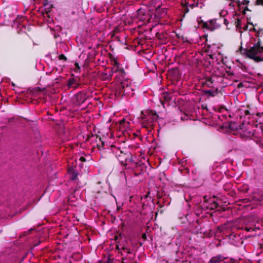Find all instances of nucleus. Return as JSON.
Segmentation results:
<instances>
[{"mask_svg": "<svg viewBox=\"0 0 263 263\" xmlns=\"http://www.w3.org/2000/svg\"><path fill=\"white\" fill-rule=\"evenodd\" d=\"M59 59L60 60H63L64 61H66L67 60V58L64 54H61L59 56Z\"/></svg>", "mask_w": 263, "mask_h": 263, "instance_id": "nucleus-24", "label": "nucleus"}, {"mask_svg": "<svg viewBox=\"0 0 263 263\" xmlns=\"http://www.w3.org/2000/svg\"><path fill=\"white\" fill-rule=\"evenodd\" d=\"M246 11H250L248 7H246L243 11H242V14L245 15L246 13Z\"/></svg>", "mask_w": 263, "mask_h": 263, "instance_id": "nucleus-27", "label": "nucleus"}, {"mask_svg": "<svg viewBox=\"0 0 263 263\" xmlns=\"http://www.w3.org/2000/svg\"><path fill=\"white\" fill-rule=\"evenodd\" d=\"M256 4L258 5H263V0H256Z\"/></svg>", "mask_w": 263, "mask_h": 263, "instance_id": "nucleus-28", "label": "nucleus"}, {"mask_svg": "<svg viewBox=\"0 0 263 263\" xmlns=\"http://www.w3.org/2000/svg\"><path fill=\"white\" fill-rule=\"evenodd\" d=\"M223 23L226 26H228L229 22L227 19L224 18L223 21Z\"/></svg>", "mask_w": 263, "mask_h": 263, "instance_id": "nucleus-32", "label": "nucleus"}, {"mask_svg": "<svg viewBox=\"0 0 263 263\" xmlns=\"http://www.w3.org/2000/svg\"><path fill=\"white\" fill-rule=\"evenodd\" d=\"M109 259L107 262H104V263H109Z\"/></svg>", "mask_w": 263, "mask_h": 263, "instance_id": "nucleus-55", "label": "nucleus"}, {"mask_svg": "<svg viewBox=\"0 0 263 263\" xmlns=\"http://www.w3.org/2000/svg\"><path fill=\"white\" fill-rule=\"evenodd\" d=\"M102 79L103 80H110V75H109L108 73H102L101 74Z\"/></svg>", "mask_w": 263, "mask_h": 263, "instance_id": "nucleus-21", "label": "nucleus"}, {"mask_svg": "<svg viewBox=\"0 0 263 263\" xmlns=\"http://www.w3.org/2000/svg\"><path fill=\"white\" fill-rule=\"evenodd\" d=\"M129 241H130V245H131V246H132L133 243V242H132V239H129Z\"/></svg>", "mask_w": 263, "mask_h": 263, "instance_id": "nucleus-51", "label": "nucleus"}, {"mask_svg": "<svg viewBox=\"0 0 263 263\" xmlns=\"http://www.w3.org/2000/svg\"><path fill=\"white\" fill-rule=\"evenodd\" d=\"M122 247H128L129 248V245L127 242H126L125 244H123Z\"/></svg>", "mask_w": 263, "mask_h": 263, "instance_id": "nucleus-40", "label": "nucleus"}, {"mask_svg": "<svg viewBox=\"0 0 263 263\" xmlns=\"http://www.w3.org/2000/svg\"><path fill=\"white\" fill-rule=\"evenodd\" d=\"M124 259H126V258H125V257H122V263H125V262L124 261Z\"/></svg>", "mask_w": 263, "mask_h": 263, "instance_id": "nucleus-48", "label": "nucleus"}, {"mask_svg": "<svg viewBox=\"0 0 263 263\" xmlns=\"http://www.w3.org/2000/svg\"><path fill=\"white\" fill-rule=\"evenodd\" d=\"M119 253H121V255H124L123 253L122 252H119Z\"/></svg>", "mask_w": 263, "mask_h": 263, "instance_id": "nucleus-53", "label": "nucleus"}, {"mask_svg": "<svg viewBox=\"0 0 263 263\" xmlns=\"http://www.w3.org/2000/svg\"><path fill=\"white\" fill-rule=\"evenodd\" d=\"M140 118L143 120L142 127L146 129L148 132L154 128V122L158 119L156 112L151 109H147L144 112H142Z\"/></svg>", "mask_w": 263, "mask_h": 263, "instance_id": "nucleus-2", "label": "nucleus"}, {"mask_svg": "<svg viewBox=\"0 0 263 263\" xmlns=\"http://www.w3.org/2000/svg\"><path fill=\"white\" fill-rule=\"evenodd\" d=\"M227 258L223 257L221 254H218L217 256L212 257L208 263H220Z\"/></svg>", "mask_w": 263, "mask_h": 263, "instance_id": "nucleus-8", "label": "nucleus"}, {"mask_svg": "<svg viewBox=\"0 0 263 263\" xmlns=\"http://www.w3.org/2000/svg\"><path fill=\"white\" fill-rule=\"evenodd\" d=\"M76 103L77 105L80 106L83 104L87 99L88 96L86 92L81 91L75 95Z\"/></svg>", "mask_w": 263, "mask_h": 263, "instance_id": "nucleus-5", "label": "nucleus"}, {"mask_svg": "<svg viewBox=\"0 0 263 263\" xmlns=\"http://www.w3.org/2000/svg\"><path fill=\"white\" fill-rule=\"evenodd\" d=\"M125 90L122 88V87H121L120 85H119L117 89V92H118L119 95H121L122 97H123L125 95Z\"/></svg>", "mask_w": 263, "mask_h": 263, "instance_id": "nucleus-17", "label": "nucleus"}, {"mask_svg": "<svg viewBox=\"0 0 263 263\" xmlns=\"http://www.w3.org/2000/svg\"><path fill=\"white\" fill-rule=\"evenodd\" d=\"M78 191V189L74 190L72 192H71L69 196V199H72V198H74L76 197L77 195L78 196V194H77V192Z\"/></svg>", "mask_w": 263, "mask_h": 263, "instance_id": "nucleus-20", "label": "nucleus"}, {"mask_svg": "<svg viewBox=\"0 0 263 263\" xmlns=\"http://www.w3.org/2000/svg\"><path fill=\"white\" fill-rule=\"evenodd\" d=\"M117 29H118L117 28H116V29H115L114 30V31H113V33H112V34L111 35V36H113L114 35L115 33H116V32H117Z\"/></svg>", "mask_w": 263, "mask_h": 263, "instance_id": "nucleus-41", "label": "nucleus"}, {"mask_svg": "<svg viewBox=\"0 0 263 263\" xmlns=\"http://www.w3.org/2000/svg\"><path fill=\"white\" fill-rule=\"evenodd\" d=\"M119 65H120V64H119V63L117 61H115L114 62V65L115 66H116V67H117V68H118V67H119Z\"/></svg>", "mask_w": 263, "mask_h": 263, "instance_id": "nucleus-33", "label": "nucleus"}, {"mask_svg": "<svg viewBox=\"0 0 263 263\" xmlns=\"http://www.w3.org/2000/svg\"><path fill=\"white\" fill-rule=\"evenodd\" d=\"M13 118H11V119H9V122H10L12 120H13Z\"/></svg>", "mask_w": 263, "mask_h": 263, "instance_id": "nucleus-52", "label": "nucleus"}, {"mask_svg": "<svg viewBox=\"0 0 263 263\" xmlns=\"http://www.w3.org/2000/svg\"><path fill=\"white\" fill-rule=\"evenodd\" d=\"M176 36L178 39H181L182 40H184V37L182 35H180L179 34L176 33Z\"/></svg>", "mask_w": 263, "mask_h": 263, "instance_id": "nucleus-29", "label": "nucleus"}, {"mask_svg": "<svg viewBox=\"0 0 263 263\" xmlns=\"http://www.w3.org/2000/svg\"><path fill=\"white\" fill-rule=\"evenodd\" d=\"M162 99H163L164 101L169 102L172 99V97L170 93L164 92L162 93L161 98V103L163 104Z\"/></svg>", "mask_w": 263, "mask_h": 263, "instance_id": "nucleus-9", "label": "nucleus"}, {"mask_svg": "<svg viewBox=\"0 0 263 263\" xmlns=\"http://www.w3.org/2000/svg\"><path fill=\"white\" fill-rule=\"evenodd\" d=\"M206 29L211 31H213L215 29V22L213 20H211L208 22Z\"/></svg>", "mask_w": 263, "mask_h": 263, "instance_id": "nucleus-12", "label": "nucleus"}, {"mask_svg": "<svg viewBox=\"0 0 263 263\" xmlns=\"http://www.w3.org/2000/svg\"><path fill=\"white\" fill-rule=\"evenodd\" d=\"M116 248L118 250H121V248H120L119 245H117Z\"/></svg>", "mask_w": 263, "mask_h": 263, "instance_id": "nucleus-45", "label": "nucleus"}, {"mask_svg": "<svg viewBox=\"0 0 263 263\" xmlns=\"http://www.w3.org/2000/svg\"><path fill=\"white\" fill-rule=\"evenodd\" d=\"M232 187V184L230 183H226L223 185V189L224 190H229Z\"/></svg>", "mask_w": 263, "mask_h": 263, "instance_id": "nucleus-23", "label": "nucleus"}, {"mask_svg": "<svg viewBox=\"0 0 263 263\" xmlns=\"http://www.w3.org/2000/svg\"><path fill=\"white\" fill-rule=\"evenodd\" d=\"M236 27L237 28H240L241 26V20L239 18H237L236 21Z\"/></svg>", "mask_w": 263, "mask_h": 263, "instance_id": "nucleus-25", "label": "nucleus"}, {"mask_svg": "<svg viewBox=\"0 0 263 263\" xmlns=\"http://www.w3.org/2000/svg\"><path fill=\"white\" fill-rule=\"evenodd\" d=\"M229 127L231 128V124L229 125Z\"/></svg>", "mask_w": 263, "mask_h": 263, "instance_id": "nucleus-58", "label": "nucleus"}, {"mask_svg": "<svg viewBox=\"0 0 263 263\" xmlns=\"http://www.w3.org/2000/svg\"><path fill=\"white\" fill-rule=\"evenodd\" d=\"M245 230L247 231V232H250L251 230H252V228H248V227H246L245 228Z\"/></svg>", "mask_w": 263, "mask_h": 263, "instance_id": "nucleus-38", "label": "nucleus"}, {"mask_svg": "<svg viewBox=\"0 0 263 263\" xmlns=\"http://www.w3.org/2000/svg\"><path fill=\"white\" fill-rule=\"evenodd\" d=\"M244 113H245V115H246V116L249 115L250 114L249 110H245Z\"/></svg>", "mask_w": 263, "mask_h": 263, "instance_id": "nucleus-35", "label": "nucleus"}, {"mask_svg": "<svg viewBox=\"0 0 263 263\" xmlns=\"http://www.w3.org/2000/svg\"><path fill=\"white\" fill-rule=\"evenodd\" d=\"M121 164L126 166L133 161V155L130 151L126 147H121L112 145L109 149Z\"/></svg>", "mask_w": 263, "mask_h": 263, "instance_id": "nucleus-1", "label": "nucleus"}, {"mask_svg": "<svg viewBox=\"0 0 263 263\" xmlns=\"http://www.w3.org/2000/svg\"><path fill=\"white\" fill-rule=\"evenodd\" d=\"M248 24L251 25L253 26H256V24L254 25L252 22H248Z\"/></svg>", "mask_w": 263, "mask_h": 263, "instance_id": "nucleus-46", "label": "nucleus"}, {"mask_svg": "<svg viewBox=\"0 0 263 263\" xmlns=\"http://www.w3.org/2000/svg\"><path fill=\"white\" fill-rule=\"evenodd\" d=\"M115 72H119L120 76L123 78L125 75V72L123 68H117V69L115 70Z\"/></svg>", "mask_w": 263, "mask_h": 263, "instance_id": "nucleus-16", "label": "nucleus"}, {"mask_svg": "<svg viewBox=\"0 0 263 263\" xmlns=\"http://www.w3.org/2000/svg\"><path fill=\"white\" fill-rule=\"evenodd\" d=\"M236 2L239 7H240L241 5H248L250 3L249 0H243L242 2H240L239 0H238L236 1Z\"/></svg>", "mask_w": 263, "mask_h": 263, "instance_id": "nucleus-18", "label": "nucleus"}, {"mask_svg": "<svg viewBox=\"0 0 263 263\" xmlns=\"http://www.w3.org/2000/svg\"><path fill=\"white\" fill-rule=\"evenodd\" d=\"M257 34H259V33H262L263 34V29H259L257 31Z\"/></svg>", "mask_w": 263, "mask_h": 263, "instance_id": "nucleus-36", "label": "nucleus"}, {"mask_svg": "<svg viewBox=\"0 0 263 263\" xmlns=\"http://www.w3.org/2000/svg\"><path fill=\"white\" fill-rule=\"evenodd\" d=\"M79 160L82 162H85L86 161V159L84 157H81Z\"/></svg>", "mask_w": 263, "mask_h": 263, "instance_id": "nucleus-34", "label": "nucleus"}, {"mask_svg": "<svg viewBox=\"0 0 263 263\" xmlns=\"http://www.w3.org/2000/svg\"><path fill=\"white\" fill-rule=\"evenodd\" d=\"M142 238L144 240H146V239H147V236H146V233H143L142 235Z\"/></svg>", "mask_w": 263, "mask_h": 263, "instance_id": "nucleus-30", "label": "nucleus"}, {"mask_svg": "<svg viewBox=\"0 0 263 263\" xmlns=\"http://www.w3.org/2000/svg\"><path fill=\"white\" fill-rule=\"evenodd\" d=\"M203 108H204V109H206V110H208V108H207V107H204Z\"/></svg>", "mask_w": 263, "mask_h": 263, "instance_id": "nucleus-56", "label": "nucleus"}, {"mask_svg": "<svg viewBox=\"0 0 263 263\" xmlns=\"http://www.w3.org/2000/svg\"><path fill=\"white\" fill-rule=\"evenodd\" d=\"M215 78H216L215 76L210 77L204 78V81L202 82L203 85H206L208 87H213V84L215 81Z\"/></svg>", "mask_w": 263, "mask_h": 263, "instance_id": "nucleus-7", "label": "nucleus"}, {"mask_svg": "<svg viewBox=\"0 0 263 263\" xmlns=\"http://www.w3.org/2000/svg\"><path fill=\"white\" fill-rule=\"evenodd\" d=\"M207 36L208 35H204V36L206 38L207 37Z\"/></svg>", "mask_w": 263, "mask_h": 263, "instance_id": "nucleus-57", "label": "nucleus"}, {"mask_svg": "<svg viewBox=\"0 0 263 263\" xmlns=\"http://www.w3.org/2000/svg\"><path fill=\"white\" fill-rule=\"evenodd\" d=\"M160 34L159 33H157L156 34V36H157L158 38L160 39Z\"/></svg>", "mask_w": 263, "mask_h": 263, "instance_id": "nucleus-47", "label": "nucleus"}, {"mask_svg": "<svg viewBox=\"0 0 263 263\" xmlns=\"http://www.w3.org/2000/svg\"><path fill=\"white\" fill-rule=\"evenodd\" d=\"M47 5H48V1L47 0H45L44 1V6H46Z\"/></svg>", "mask_w": 263, "mask_h": 263, "instance_id": "nucleus-39", "label": "nucleus"}, {"mask_svg": "<svg viewBox=\"0 0 263 263\" xmlns=\"http://www.w3.org/2000/svg\"><path fill=\"white\" fill-rule=\"evenodd\" d=\"M189 12V9L188 7H185L184 9V13H187Z\"/></svg>", "mask_w": 263, "mask_h": 263, "instance_id": "nucleus-37", "label": "nucleus"}, {"mask_svg": "<svg viewBox=\"0 0 263 263\" xmlns=\"http://www.w3.org/2000/svg\"><path fill=\"white\" fill-rule=\"evenodd\" d=\"M248 28V25H245V26L243 27V30H244V31H246V30H247Z\"/></svg>", "mask_w": 263, "mask_h": 263, "instance_id": "nucleus-42", "label": "nucleus"}, {"mask_svg": "<svg viewBox=\"0 0 263 263\" xmlns=\"http://www.w3.org/2000/svg\"><path fill=\"white\" fill-rule=\"evenodd\" d=\"M197 22L198 24L201 25L202 28L206 29V28L208 27V22H204L203 20H201V17L197 18Z\"/></svg>", "mask_w": 263, "mask_h": 263, "instance_id": "nucleus-14", "label": "nucleus"}, {"mask_svg": "<svg viewBox=\"0 0 263 263\" xmlns=\"http://www.w3.org/2000/svg\"><path fill=\"white\" fill-rule=\"evenodd\" d=\"M209 56H210V59H214V58H213V55L211 54V55H210Z\"/></svg>", "mask_w": 263, "mask_h": 263, "instance_id": "nucleus-49", "label": "nucleus"}, {"mask_svg": "<svg viewBox=\"0 0 263 263\" xmlns=\"http://www.w3.org/2000/svg\"><path fill=\"white\" fill-rule=\"evenodd\" d=\"M122 122H124V120H122L121 121V124Z\"/></svg>", "mask_w": 263, "mask_h": 263, "instance_id": "nucleus-54", "label": "nucleus"}, {"mask_svg": "<svg viewBox=\"0 0 263 263\" xmlns=\"http://www.w3.org/2000/svg\"><path fill=\"white\" fill-rule=\"evenodd\" d=\"M263 52V45H261L260 39L258 40L257 43L250 49H245L243 54L246 55L249 59L253 60L256 62L263 61V58L256 56L258 53Z\"/></svg>", "mask_w": 263, "mask_h": 263, "instance_id": "nucleus-3", "label": "nucleus"}, {"mask_svg": "<svg viewBox=\"0 0 263 263\" xmlns=\"http://www.w3.org/2000/svg\"><path fill=\"white\" fill-rule=\"evenodd\" d=\"M121 251H123L124 253L127 254H129L132 253V251L128 247H121Z\"/></svg>", "mask_w": 263, "mask_h": 263, "instance_id": "nucleus-19", "label": "nucleus"}, {"mask_svg": "<svg viewBox=\"0 0 263 263\" xmlns=\"http://www.w3.org/2000/svg\"><path fill=\"white\" fill-rule=\"evenodd\" d=\"M81 85L80 78L77 76H74L73 74H72L67 80V86L68 88L76 89Z\"/></svg>", "mask_w": 263, "mask_h": 263, "instance_id": "nucleus-4", "label": "nucleus"}, {"mask_svg": "<svg viewBox=\"0 0 263 263\" xmlns=\"http://www.w3.org/2000/svg\"><path fill=\"white\" fill-rule=\"evenodd\" d=\"M78 173L76 172H73L72 174H71V180H76V179H77L78 178Z\"/></svg>", "mask_w": 263, "mask_h": 263, "instance_id": "nucleus-22", "label": "nucleus"}, {"mask_svg": "<svg viewBox=\"0 0 263 263\" xmlns=\"http://www.w3.org/2000/svg\"><path fill=\"white\" fill-rule=\"evenodd\" d=\"M74 66H75V67H76L75 71L78 72L79 71H80V67L79 64L78 63L76 62L74 63Z\"/></svg>", "mask_w": 263, "mask_h": 263, "instance_id": "nucleus-26", "label": "nucleus"}, {"mask_svg": "<svg viewBox=\"0 0 263 263\" xmlns=\"http://www.w3.org/2000/svg\"><path fill=\"white\" fill-rule=\"evenodd\" d=\"M189 7H190L191 8L193 9V8L195 7V5H194V4H191V5H189Z\"/></svg>", "mask_w": 263, "mask_h": 263, "instance_id": "nucleus-44", "label": "nucleus"}, {"mask_svg": "<svg viewBox=\"0 0 263 263\" xmlns=\"http://www.w3.org/2000/svg\"><path fill=\"white\" fill-rule=\"evenodd\" d=\"M218 90V89L216 88L215 91L212 90H204L203 92L204 93L205 95H208L211 97H214L217 93Z\"/></svg>", "mask_w": 263, "mask_h": 263, "instance_id": "nucleus-13", "label": "nucleus"}, {"mask_svg": "<svg viewBox=\"0 0 263 263\" xmlns=\"http://www.w3.org/2000/svg\"><path fill=\"white\" fill-rule=\"evenodd\" d=\"M114 72H115V70L114 71V70H112V69H111V70H110V71L109 72V73H108V74H109V75H110V79H111V77H112V75H113V73H114Z\"/></svg>", "mask_w": 263, "mask_h": 263, "instance_id": "nucleus-31", "label": "nucleus"}, {"mask_svg": "<svg viewBox=\"0 0 263 263\" xmlns=\"http://www.w3.org/2000/svg\"><path fill=\"white\" fill-rule=\"evenodd\" d=\"M116 38L118 39L119 40V37L118 36H116Z\"/></svg>", "mask_w": 263, "mask_h": 263, "instance_id": "nucleus-59", "label": "nucleus"}, {"mask_svg": "<svg viewBox=\"0 0 263 263\" xmlns=\"http://www.w3.org/2000/svg\"><path fill=\"white\" fill-rule=\"evenodd\" d=\"M250 31H255V32L257 31L256 29L255 28H254V27L252 28V29H250Z\"/></svg>", "mask_w": 263, "mask_h": 263, "instance_id": "nucleus-43", "label": "nucleus"}, {"mask_svg": "<svg viewBox=\"0 0 263 263\" xmlns=\"http://www.w3.org/2000/svg\"><path fill=\"white\" fill-rule=\"evenodd\" d=\"M90 138L93 139L96 141L97 143V146L99 149L104 146V142L102 140V139L100 136L92 135L91 137H88L87 140Z\"/></svg>", "mask_w": 263, "mask_h": 263, "instance_id": "nucleus-6", "label": "nucleus"}, {"mask_svg": "<svg viewBox=\"0 0 263 263\" xmlns=\"http://www.w3.org/2000/svg\"><path fill=\"white\" fill-rule=\"evenodd\" d=\"M242 83H239V84H238V88H240V87H241V86H242Z\"/></svg>", "mask_w": 263, "mask_h": 263, "instance_id": "nucleus-50", "label": "nucleus"}, {"mask_svg": "<svg viewBox=\"0 0 263 263\" xmlns=\"http://www.w3.org/2000/svg\"><path fill=\"white\" fill-rule=\"evenodd\" d=\"M96 192L98 194L96 197V198H106L108 196V193H107V192H106L105 191L98 190L96 191Z\"/></svg>", "mask_w": 263, "mask_h": 263, "instance_id": "nucleus-10", "label": "nucleus"}, {"mask_svg": "<svg viewBox=\"0 0 263 263\" xmlns=\"http://www.w3.org/2000/svg\"><path fill=\"white\" fill-rule=\"evenodd\" d=\"M130 83L128 82V81H122L120 83L119 85L122 87L125 90L130 87Z\"/></svg>", "mask_w": 263, "mask_h": 263, "instance_id": "nucleus-15", "label": "nucleus"}, {"mask_svg": "<svg viewBox=\"0 0 263 263\" xmlns=\"http://www.w3.org/2000/svg\"><path fill=\"white\" fill-rule=\"evenodd\" d=\"M218 206V204L215 201H212L209 203V205L206 206V208L210 210L216 209Z\"/></svg>", "mask_w": 263, "mask_h": 263, "instance_id": "nucleus-11", "label": "nucleus"}]
</instances>
